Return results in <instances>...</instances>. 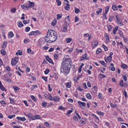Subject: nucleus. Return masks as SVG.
<instances>
[{
	"instance_id": "f257e3e1",
	"label": "nucleus",
	"mask_w": 128,
	"mask_h": 128,
	"mask_svg": "<svg viewBox=\"0 0 128 128\" xmlns=\"http://www.w3.org/2000/svg\"><path fill=\"white\" fill-rule=\"evenodd\" d=\"M72 68V60L70 58H64L61 64L60 72L64 74H68Z\"/></svg>"
},
{
	"instance_id": "f03ea898",
	"label": "nucleus",
	"mask_w": 128,
	"mask_h": 128,
	"mask_svg": "<svg viewBox=\"0 0 128 128\" xmlns=\"http://www.w3.org/2000/svg\"><path fill=\"white\" fill-rule=\"evenodd\" d=\"M58 38V34L54 30H48L47 36L44 38V40L46 42L52 44Z\"/></svg>"
},
{
	"instance_id": "7ed1b4c3",
	"label": "nucleus",
	"mask_w": 128,
	"mask_h": 128,
	"mask_svg": "<svg viewBox=\"0 0 128 128\" xmlns=\"http://www.w3.org/2000/svg\"><path fill=\"white\" fill-rule=\"evenodd\" d=\"M18 57H14V58H12V60H11V64L12 66H14L18 62Z\"/></svg>"
},
{
	"instance_id": "20e7f679",
	"label": "nucleus",
	"mask_w": 128,
	"mask_h": 128,
	"mask_svg": "<svg viewBox=\"0 0 128 128\" xmlns=\"http://www.w3.org/2000/svg\"><path fill=\"white\" fill-rule=\"evenodd\" d=\"M62 31L63 32H68V24L66 23H64L62 28Z\"/></svg>"
},
{
	"instance_id": "39448f33",
	"label": "nucleus",
	"mask_w": 128,
	"mask_h": 128,
	"mask_svg": "<svg viewBox=\"0 0 128 128\" xmlns=\"http://www.w3.org/2000/svg\"><path fill=\"white\" fill-rule=\"evenodd\" d=\"M116 24H120V26H124V23H122V22L120 20V18H118V16L116 15Z\"/></svg>"
},
{
	"instance_id": "423d86ee",
	"label": "nucleus",
	"mask_w": 128,
	"mask_h": 128,
	"mask_svg": "<svg viewBox=\"0 0 128 128\" xmlns=\"http://www.w3.org/2000/svg\"><path fill=\"white\" fill-rule=\"evenodd\" d=\"M78 106H80V108H82V110H84V108H86V103L84 102H82L80 101H78Z\"/></svg>"
},
{
	"instance_id": "0eeeda50",
	"label": "nucleus",
	"mask_w": 128,
	"mask_h": 128,
	"mask_svg": "<svg viewBox=\"0 0 128 128\" xmlns=\"http://www.w3.org/2000/svg\"><path fill=\"white\" fill-rule=\"evenodd\" d=\"M26 4L28 9H30V8H34V2L28 1Z\"/></svg>"
},
{
	"instance_id": "6e6552de",
	"label": "nucleus",
	"mask_w": 128,
	"mask_h": 128,
	"mask_svg": "<svg viewBox=\"0 0 128 128\" xmlns=\"http://www.w3.org/2000/svg\"><path fill=\"white\" fill-rule=\"evenodd\" d=\"M24 115L25 116L28 118L30 120H32V118L34 116V115H32L31 112H29L28 114L24 113Z\"/></svg>"
},
{
	"instance_id": "1a4fd4ad",
	"label": "nucleus",
	"mask_w": 128,
	"mask_h": 128,
	"mask_svg": "<svg viewBox=\"0 0 128 128\" xmlns=\"http://www.w3.org/2000/svg\"><path fill=\"white\" fill-rule=\"evenodd\" d=\"M92 46L93 48H96V46H98V40H94L92 42Z\"/></svg>"
},
{
	"instance_id": "9d476101",
	"label": "nucleus",
	"mask_w": 128,
	"mask_h": 128,
	"mask_svg": "<svg viewBox=\"0 0 128 128\" xmlns=\"http://www.w3.org/2000/svg\"><path fill=\"white\" fill-rule=\"evenodd\" d=\"M40 34V32L38 30L32 31L29 34V36H38Z\"/></svg>"
},
{
	"instance_id": "9b49d317",
	"label": "nucleus",
	"mask_w": 128,
	"mask_h": 128,
	"mask_svg": "<svg viewBox=\"0 0 128 128\" xmlns=\"http://www.w3.org/2000/svg\"><path fill=\"white\" fill-rule=\"evenodd\" d=\"M90 60V58L88 57V54H84L80 58V60Z\"/></svg>"
},
{
	"instance_id": "f8f14e48",
	"label": "nucleus",
	"mask_w": 128,
	"mask_h": 128,
	"mask_svg": "<svg viewBox=\"0 0 128 128\" xmlns=\"http://www.w3.org/2000/svg\"><path fill=\"white\" fill-rule=\"evenodd\" d=\"M104 36L106 38V44H108L110 42V36H108V34H104Z\"/></svg>"
},
{
	"instance_id": "ddd939ff",
	"label": "nucleus",
	"mask_w": 128,
	"mask_h": 128,
	"mask_svg": "<svg viewBox=\"0 0 128 128\" xmlns=\"http://www.w3.org/2000/svg\"><path fill=\"white\" fill-rule=\"evenodd\" d=\"M53 100V102H60V98L59 96H55L53 98V100Z\"/></svg>"
},
{
	"instance_id": "4468645a",
	"label": "nucleus",
	"mask_w": 128,
	"mask_h": 128,
	"mask_svg": "<svg viewBox=\"0 0 128 128\" xmlns=\"http://www.w3.org/2000/svg\"><path fill=\"white\" fill-rule=\"evenodd\" d=\"M112 60V57L108 56L106 58H104V60L106 64H108V62H110Z\"/></svg>"
},
{
	"instance_id": "2eb2a0df",
	"label": "nucleus",
	"mask_w": 128,
	"mask_h": 128,
	"mask_svg": "<svg viewBox=\"0 0 128 128\" xmlns=\"http://www.w3.org/2000/svg\"><path fill=\"white\" fill-rule=\"evenodd\" d=\"M40 120V116L38 114L33 116V117L32 118V120Z\"/></svg>"
},
{
	"instance_id": "dca6fc26",
	"label": "nucleus",
	"mask_w": 128,
	"mask_h": 128,
	"mask_svg": "<svg viewBox=\"0 0 128 128\" xmlns=\"http://www.w3.org/2000/svg\"><path fill=\"white\" fill-rule=\"evenodd\" d=\"M16 120H20V122H26V117H16Z\"/></svg>"
},
{
	"instance_id": "f3484780",
	"label": "nucleus",
	"mask_w": 128,
	"mask_h": 128,
	"mask_svg": "<svg viewBox=\"0 0 128 128\" xmlns=\"http://www.w3.org/2000/svg\"><path fill=\"white\" fill-rule=\"evenodd\" d=\"M8 38H14V32H8Z\"/></svg>"
},
{
	"instance_id": "a211bd4d",
	"label": "nucleus",
	"mask_w": 128,
	"mask_h": 128,
	"mask_svg": "<svg viewBox=\"0 0 128 128\" xmlns=\"http://www.w3.org/2000/svg\"><path fill=\"white\" fill-rule=\"evenodd\" d=\"M110 66L109 67V68L110 70H112V72H114L116 70V68H114V64L112 63L110 64Z\"/></svg>"
},
{
	"instance_id": "6ab92c4d",
	"label": "nucleus",
	"mask_w": 128,
	"mask_h": 128,
	"mask_svg": "<svg viewBox=\"0 0 128 128\" xmlns=\"http://www.w3.org/2000/svg\"><path fill=\"white\" fill-rule=\"evenodd\" d=\"M46 60H47V62H48L50 64H54V61H52V60L50 58V56H46Z\"/></svg>"
},
{
	"instance_id": "aec40b11",
	"label": "nucleus",
	"mask_w": 128,
	"mask_h": 128,
	"mask_svg": "<svg viewBox=\"0 0 128 128\" xmlns=\"http://www.w3.org/2000/svg\"><path fill=\"white\" fill-rule=\"evenodd\" d=\"M18 26L20 28L24 27V24L21 20H19L17 22Z\"/></svg>"
},
{
	"instance_id": "412c9836",
	"label": "nucleus",
	"mask_w": 128,
	"mask_h": 128,
	"mask_svg": "<svg viewBox=\"0 0 128 128\" xmlns=\"http://www.w3.org/2000/svg\"><path fill=\"white\" fill-rule=\"evenodd\" d=\"M21 8H23V10H28V4H27V3L26 4H22V5H21Z\"/></svg>"
},
{
	"instance_id": "4be33fe9",
	"label": "nucleus",
	"mask_w": 128,
	"mask_h": 128,
	"mask_svg": "<svg viewBox=\"0 0 128 128\" xmlns=\"http://www.w3.org/2000/svg\"><path fill=\"white\" fill-rule=\"evenodd\" d=\"M86 124V120H82L80 121L79 126H84Z\"/></svg>"
},
{
	"instance_id": "5701e85b",
	"label": "nucleus",
	"mask_w": 128,
	"mask_h": 128,
	"mask_svg": "<svg viewBox=\"0 0 128 128\" xmlns=\"http://www.w3.org/2000/svg\"><path fill=\"white\" fill-rule=\"evenodd\" d=\"M65 84L67 88H72V82H67Z\"/></svg>"
},
{
	"instance_id": "b1692460",
	"label": "nucleus",
	"mask_w": 128,
	"mask_h": 128,
	"mask_svg": "<svg viewBox=\"0 0 128 128\" xmlns=\"http://www.w3.org/2000/svg\"><path fill=\"white\" fill-rule=\"evenodd\" d=\"M84 66V64L82 63L79 67L78 69V72L79 74H80V72H82V66Z\"/></svg>"
},
{
	"instance_id": "393cba45",
	"label": "nucleus",
	"mask_w": 128,
	"mask_h": 128,
	"mask_svg": "<svg viewBox=\"0 0 128 128\" xmlns=\"http://www.w3.org/2000/svg\"><path fill=\"white\" fill-rule=\"evenodd\" d=\"M6 50V49L2 48L0 50V54H2V56H6V50Z\"/></svg>"
},
{
	"instance_id": "a878e982",
	"label": "nucleus",
	"mask_w": 128,
	"mask_h": 128,
	"mask_svg": "<svg viewBox=\"0 0 128 128\" xmlns=\"http://www.w3.org/2000/svg\"><path fill=\"white\" fill-rule=\"evenodd\" d=\"M16 8H12L10 10V12H11V14H16Z\"/></svg>"
},
{
	"instance_id": "bb28decb",
	"label": "nucleus",
	"mask_w": 128,
	"mask_h": 128,
	"mask_svg": "<svg viewBox=\"0 0 128 128\" xmlns=\"http://www.w3.org/2000/svg\"><path fill=\"white\" fill-rule=\"evenodd\" d=\"M0 88L2 90V92H4V90H6V88L4 86H2V82L0 81Z\"/></svg>"
},
{
	"instance_id": "cd10ccee",
	"label": "nucleus",
	"mask_w": 128,
	"mask_h": 128,
	"mask_svg": "<svg viewBox=\"0 0 128 128\" xmlns=\"http://www.w3.org/2000/svg\"><path fill=\"white\" fill-rule=\"evenodd\" d=\"M56 22H58V21H56V19H54L52 22H51V24L52 26H56Z\"/></svg>"
},
{
	"instance_id": "c85d7f7f",
	"label": "nucleus",
	"mask_w": 128,
	"mask_h": 128,
	"mask_svg": "<svg viewBox=\"0 0 128 128\" xmlns=\"http://www.w3.org/2000/svg\"><path fill=\"white\" fill-rule=\"evenodd\" d=\"M126 68H128V65H126V64H124L122 62L121 63V68H122L126 69Z\"/></svg>"
},
{
	"instance_id": "c756f323",
	"label": "nucleus",
	"mask_w": 128,
	"mask_h": 128,
	"mask_svg": "<svg viewBox=\"0 0 128 128\" xmlns=\"http://www.w3.org/2000/svg\"><path fill=\"white\" fill-rule=\"evenodd\" d=\"M27 52L28 54H34V51L32 50V49H30V48H28Z\"/></svg>"
},
{
	"instance_id": "7c9ffc66",
	"label": "nucleus",
	"mask_w": 128,
	"mask_h": 128,
	"mask_svg": "<svg viewBox=\"0 0 128 128\" xmlns=\"http://www.w3.org/2000/svg\"><path fill=\"white\" fill-rule=\"evenodd\" d=\"M74 10L75 14H78V12H80V10L76 7H74Z\"/></svg>"
},
{
	"instance_id": "2f4dec72",
	"label": "nucleus",
	"mask_w": 128,
	"mask_h": 128,
	"mask_svg": "<svg viewBox=\"0 0 128 128\" xmlns=\"http://www.w3.org/2000/svg\"><path fill=\"white\" fill-rule=\"evenodd\" d=\"M8 44V42H6V41H4L2 45V48H6V46Z\"/></svg>"
},
{
	"instance_id": "473e14b6",
	"label": "nucleus",
	"mask_w": 128,
	"mask_h": 128,
	"mask_svg": "<svg viewBox=\"0 0 128 128\" xmlns=\"http://www.w3.org/2000/svg\"><path fill=\"white\" fill-rule=\"evenodd\" d=\"M112 10H118V6H116V5H112Z\"/></svg>"
},
{
	"instance_id": "72a5a7b5",
	"label": "nucleus",
	"mask_w": 128,
	"mask_h": 128,
	"mask_svg": "<svg viewBox=\"0 0 128 128\" xmlns=\"http://www.w3.org/2000/svg\"><path fill=\"white\" fill-rule=\"evenodd\" d=\"M16 56H22V51L20 50H18V52L16 54Z\"/></svg>"
},
{
	"instance_id": "f704fd0d",
	"label": "nucleus",
	"mask_w": 128,
	"mask_h": 128,
	"mask_svg": "<svg viewBox=\"0 0 128 128\" xmlns=\"http://www.w3.org/2000/svg\"><path fill=\"white\" fill-rule=\"evenodd\" d=\"M86 98H88V100H92V95H90V94L88 93L86 94Z\"/></svg>"
},
{
	"instance_id": "c9c22d12",
	"label": "nucleus",
	"mask_w": 128,
	"mask_h": 128,
	"mask_svg": "<svg viewBox=\"0 0 128 128\" xmlns=\"http://www.w3.org/2000/svg\"><path fill=\"white\" fill-rule=\"evenodd\" d=\"M98 78L100 80H102V78H106V75H104V74H100Z\"/></svg>"
},
{
	"instance_id": "e433bc0d",
	"label": "nucleus",
	"mask_w": 128,
	"mask_h": 128,
	"mask_svg": "<svg viewBox=\"0 0 128 128\" xmlns=\"http://www.w3.org/2000/svg\"><path fill=\"white\" fill-rule=\"evenodd\" d=\"M62 18V14H56V20H60Z\"/></svg>"
},
{
	"instance_id": "4c0bfd02",
	"label": "nucleus",
	"mask_w": 128,
	"mask_h": 128,
	"mask_svg": "<svg viewBox=\"0 0 128 128\" xmlns=\"http://www.w3.org/2000/svg\"><path fill=\"white\" fill-rule=\"evenodd\" d=\"M102 8H99L98 10L96 11V14H102Z\"/></svg>"
},
{
	"instance_id": "58836bf2",
	"label": "nucleus",
	"mask_w": 128,
	"mask_h": 128,
	"mask_svg": "<svg viewBox=\"0 0 128 128\" xmlns=\"http://www.w3.org/2000/svg\"><path fill=\"white\" fill-rule=\"evenodd\" d=\"M102 48H104L105 52L108 50V46H106L104 44H102Z\"/></svg>"
},
{
	"instance_id": "ea45409f",
	"label": "nucleus",
	"mask_w": 128,
	"mask_h": 128,
	"mask_svg": "<svg viewBox=\"0 0 128 128\" xmlns=\"http://www.w3.org/2000/svg\"><path fill=\"white\" fill-rule=\"evenodd\" d=\"M118 26H116L113 30V34H116V32H118Z\"/></svg>"
},
{
	"instance_id": "a19ab883",
	"label": "nucleus",
	"mask_w": 128,
	"mask_h": 128,
	"mask_svg": "<svg viewBox=\"0 0 128 128\" xmlns=\"http://www.w3.org/2000/svg\"><path fill=\"white\" fill-rule=\"evenodd\" d=\"M72 40L71 38H66V44H70Z\"/></svg>"
},
{
	"instance_id": "79ce46f5",
	"label": "nucleus",
	"mask_w": 128,
	"mask_h": 128,
	"mask_svg": "<svg viewBox=\"0 0 128 128\" xmlns=\"http://www.w3.org/2000/svg\"><path fill=\"white\" fill-rule=\"evenodd\" d=\"M110 10V6H107L105 8V12L104 14H107L108 12V11Z\"/></svg>"
},
{
	"instance_id": "37998d69",
	"label": "nucleus",
	"mask_w": 128,
	"mask_h": 128,
	"mask_svg": "<svg viewBox=\"0 0 128 128\" xmlns=\"http://www.w3.org/2000/svg\"><path fill=\"white\" fill-rule=\"evenodd\" d=\"M119 34L121 38H124V32H122V31L119 30Z\"/></svg>"
},
{
	"instance_id": "c03bdc74",
	"label": "nucleus",
	"mask_w": 128,
	"mask_h": 128,
	"mask_svg": "<svg viewBox=\"0 0 128 128\" xmlns=\"http://www.w3.org/2000/svg\"><path fill=\"white\" fill-rule=\"evenodd\" d=\"M98 98L100 100H102V98H104L102 97V94L100 92H99L98 94Z\"/></svg>"
},
{
	"instance_id": "a18cd8bd",
	"label": "nucleus",
	"mask_w": 128,
	"mask_h": 128,
	"mask_svg": "<svg viewBox=\"0 0 128 128\" xmlns=\"http://www.w3.org/2000/svg\"><path fill=\"white\" fill-rule=\"evenodd\" d=\"M96 114H98V116H104V112H102L100 111H96Z\"/></svg>"
},
{
	"instance_id": "49530a36",
	"label": "nucleus",
	"mask_w": 128,
	"mask_h": 128,
	"mask_svg": "<svg viewBox=\"0 0 128 128\" xmlns=\"http://www.w3.org/2000/svg\"><path fill=\"white\" fill-rule=\"evenodd\" d=\"M107 28L108 30V32H112V26H111V25H108Z\"/></svg>"
},
{
	"instance_id": "de8ad7c7",
	"label": "nucleus",
	"mask_w": 128,
	"mask_h": 128,
	"mask_svg": "<svg viewBox=\"0 0 128 128\" xmlns=\"http://www.w3.org/2000/svg\"><path fill=\"white\" fill-rule=\"evenodd\" d=\"M102 52V49L100 48H98L96 50V54H100V53Z\"/></svg>"
},
{
	"instance_id": "09e8293b",
	"label": "nucleus",
	"mask_w": 128,
	"mask_h": 128,
	"mask_svg": "<svg viewBox=\"0 0 128 128\" xmlns=\"http://www.w3.org/2000/svg\"><path fill=\"white\" fill-rule=\"evenodd\" d=\"M64 8L66 10H70V4H68V3H67Z\"/></svg>"
},
{
	"instance_id": "8fccbe9b",
	"label": "nucleus",
	"mask_w": 128,
	"mask_h": 128,
	"mask_svg": "<svg viewBox=\"0 0 128 128\" xmlns=\"http://www.w3.org/2000/svg\"><path fill=\"white\" fill-rule=\"evenodd\" d=\"M100 62L101 64H102V66H103L106 68V64L104 61H100Z\"/></svg>"
},
{
	"instance_id": "3c124183",
	"label": "nucleus",
	"mask_w": 128,
	"mask_h": 128,
	"mask_svg": "<svg viewBox=\"0 0 128 128\" xmlns=\"http://www.w3.org/2000/svg\"><path fill=\"white\" fill-rule=\"evenodd\" d=\"M48 100H52L54 99L52 96V94H48Z\"/></svg>"
},
{
	"instance_id": "603ef678",
	"label": "nucleus",
	"mask_w": 128,
	"mask_h": 128,
	"mask_svg": "<svg viewBox=\"0 0 128 128\" xmlns=\"http://www.w3.org/2000/svg\"><path fill=\"white\" fill-rule=\"evenodd\" d=\"M30 98H31L32 100H34V102H37L38 100H36V97H34V96L32 95L30 96Z\"/></svg>"
},
{
	"instance_id": "864d4df0",
	"label": "nucleus",
	"mask_w": 128,
	"mask_h": 128,
	"mask_svg": "<svg viewBox=\"0 0 128 128\" xmlns=\"http://www.w3.org/2000/svg\"><path fill=\"white\" fill-rule=\"evenodd\" d=\"M42 106L44 108H46V106H48V103L46 102H42Z\"/></svg>"
},
{
	"instance_id": "5fc2aeb1",
	"label": "nucleus",
	"mask_w": 128,
	"mask_h": 128,
	"mask_svg": "<svg viewBox=\"0 0 128 128\" xmlns=\"http://www.w3.org/2000/svg\"><path fill=\"white\" fill-rule=\"evenodd\" d=\"M73 120H75V122H78V116L74 115L73 117Z\"/></svg>"
},
{
	"instance_id": "6e6d98bb",
	"label": "nucleus",
	"mask_w": 128,
	"mask_h": 128,
	"mask_svg": "<svg viewBox=\"0 0 128 128\" xmlns=\"http://www.w3.org/2000/svg\"><path fill=\"white\" fill-rule=\"evenodd\" d=\"M76 52H77V54H80V52H82L83 51H82V49L78 50V48H76Z\"/></svg>"
},
{
	"instance_id": "4d7b16f0",
	"label": "nucleus",
	"mask_w": 128,
	"mask_h": 128,
	"mask_svg": "<svg viewBox=\"0 0 128 128\" xmlns=\"http://www.w3.org/2000/svg\"><path fill=\"white\" fill-rule=\"evenodd\" d=\"M56 2H57V6H62V2L60 1V0H56Z\"/></svg>"
},
{
	"instance_id": "13d9d810",
	"label": "nucleus",
	"mask_w": 128,
	"mask_h": 128,
	"mask_svg": "<svg viewBox=\"0 0 128 128\" xmlns=\"http://www.w3.org/2000/svg\"><path fill=\"white\" fill-rule=\"evenodd\" d=\"M15 117H16L15 114L10 115L8 116V118H10V120H12V118H15Z\"/></svg>"
},
{
	"instance_id": "bf43d9fd",
	"label": "nucleus",
	"mask_w": 128,
	"mask_h": 128,
	"mask_svg": "<svg viewBox=\"0 0 128 128\" xmlns=\"http://www.w3.org/2000/svg\"><path fill=\"white\" fill-rule=\"evenodd\" d=\"M13 88L15 92H16L20 90V88L16 86H14Z\"/></svg>"
},
{
	"instance_id": "052dcab7",
	"label": "nucleus",
	"mask_w": 128,
	"mask_h": 128,
	"mask_svg": "<svg viewBox=\"0 0 128 128\" xmlns=\"http://www.w3.org/2000/svg\"><path fill=\"white\" fill-rule=\"evenodd\" d=\"M95 122H96L97 124H98V122H100V118H98V117L96 116Z\"/></svg>"
},
{
	"instance_id": "680f3d73",
	"label": "nucleus",
	"mask_w": 128,
	"mask_h": 128,
	"mask_svg": "<svg viewBox=\"0 0 128 128\" xmlns=\"http://www.w3.org/2000/svg\"><path fill=\"white\" fill-rule=\"evenodd\" d=\"M29 30H30V28L28 26L26 27L25 28V32H28Z\"/></svg>"
},
{
	"instance_id": "e2e57ef3",
	"label": "nucleus",
	"mask_w": 128,
	"mask_h": 128,
	"mask_svg": "<svg viewBox=\"0 0 128 128\" xmlns=\"http://www.w3.org/2000/svg\"><path fill=\"white\" fill-rule=\"evenodd\" d=\"M120 86H122V88L124 86V80H120Z\"/></svg>"
},
{
	"instance_id": "0e129e2a",
	"label": "nucleus",
	"mask_w": 128,
	"mask_h": 128,
	"mask_svg": "<svg viewBox=\"0 0 128 128\" xmlns=\"http://www.w3.org/2000/svg\"><path fill=\"white\" fill-rule=\"evenodd\" d=\"M10 104H14V102H16L14 101V100L13 98H10Z\"/></svg>"
},
{
	"instance_id": "69168bd1",
	"label": "nucleus",
	"mask_w": 128,
	"mask_h": 128,
	"mask_svg": "<svg viewBox=\"0 0 128 128\" xmlns=\"http://www.w3.org/2000/svg\"><path fill=\"white\" fill-rule=\"evenodd\" d=\"M5 68L7 72H10V68L9 66H6Z\"/></svg>"
},
{
	"instance_id": "338daca9",
	"label": "nucleus",
	"mask_w": 128,
	"mask_h": 128,
	"mask_svg": "<svg viewBox=\"0 0 128 128\" xmlns=\"http://www.w3.org/2000/svg\"><path fill=\"white\" fill-rule=\"evenodd\" d=\"M42 80H44L45 82H48V77L42 76Z\"/></svg>"
},
{
	"instance_id": "774afa93",
	"label": "nucleus",
	"mask_w": 128,
	"mask_h": 128,
	"mask_svg": "<svg viewBox=\"0 0 128 128\" xmlns=\"http://www.w3.org/2000/svg\"><path fill=\"white\" fill-rule=\"evenodd\" d=\"M36 128H46V127L42 125H39L36 127Z\"/></svg>"
}]
</instances>
